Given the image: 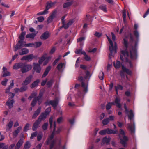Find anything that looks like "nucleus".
Instances as JSON below:
<instances>
[{
  "label": "nucleus",
  "instance_id": "6e6d98bb",
  "mask_svg": "<svg viewBox=\"0 0 149 149\" xmlns=\"http://www.w3.org/2000/svg\"><path fill=\"white\" fill-rule=\"evenodd\" d=\"M51 109L50 107H49L47 108L45 110V112L44 113H45L46 115H48L49 114L50 112L51 111Z\"/></svg>",
  "mask_w": 149,
  "mask_h": 149
},
{
  "label": "nucleus",
  "instance_id": "603ef678",
  "mask_svg": "<svg viewBox=\"0 0 149 149\" xmlns=\"http://www.w3.org/2000/svg\"><path fill=\"white\" fill-rule=\"evenodd\" d=\"M125 133L123 130L120 129V133L119 134V136L120 138H121V135H122V136L123 137L125 136Z\"/></svg>",
  "mask_w": 149,
  "mask_h": 149
},
{
  "label": "nucleus",
  "instance_id": "9d476101",
  "mask_svg": "<svg viewBox=\"0 0 149 149\" xmlns=\"http://www.w3.org/2000/svg\"><path fill=\"white\" fill-rule=\"evenodd\" d=\"M26 42L23 40H19L18 42V43L16 45L15 47L14 51H16L18 49H19L22 48V47H24L25 44Z\"/></svg>",
  "mask_w": 149,
  "mask_h": 149
},
{
  "label": "nucleus",
  "instance_id": "412c9836",
  "mask_svg": "<svg viewBox=\"0 0 149 149\" xmlns=\"http://www.w3.org/2000/svg\"><path fill=\"white\" fill-rule=\"evenodd\" d=\"M23 142V139H20L16 144L15 147V149H19L22 146Z\"/></svg>",
  "mask_w": 149,
  "mask_h": 149
},
{
  "label": "nucleus",
  "instance_id": "c756f323",
  "mask_svg": "<svg viewBox=\"0 0 149 149\" xmlns=\"http://www.w3.org/2000/svg\"><path fill=\"white\" fill-rule=\"evenodd\" d=\"M14 80H12V82L11 83L10 85L8 86V88H7L6 91V93H9V91L10 89L11 88H12L14 86Z\"/></svg>",
  "mask_w": 149,
  "mask_h": 149
},
{
  "label": "nucleus",
  "instance_id": "13d9d810",
  "mask_svg": "<svg viewBox=\"0 0 149 149\" xmlns=\"http://www.w3.org/2000/svg\"><path fill=\"white\" fill-rule=\"evenodd\" d=\"M83 52H85L84 51H82L81 49H77L75 51V53L77 54H82Z\"/></svg>",
  "mask_w": 149,
  "mask_h": 149
},
{
  "label": "nucleus",
  "instance_id": "f704fd0d",
  "mask_svg": "<svg viewBox=\"0 0 149 149\" xmlns=\"http://www.w3.org/2000/svg\"><path fill=\"white\" fill-rule=\"evenodd\" d=\"M39 82V80L37 79L33 82L31 85V88H33L38 85Z\"/></svg>",
  "mask_w": 149,
  "mask_h": 149
},
{
  "label": "nucleus",
  "instance_id": "f257e3e1",
  "mask_svg": "<svg viewBox=\"0 0 149 149\" xmlns=\"http://www.w3.org/2000/svg\"><path fill=\"white\" fill-rule=\"evenodd\" d=\"M56 121H54L53 125V130L51 134L49 136L47 139L45 143L47 145H50L49 149H52L56 143V141L55 140H53L55 134H58L60 133L61 131L62 127H60L57 129V130L56 131Z\"/></svg>",
  "mask_w": 149,
  "mask_h": 149
},
{
  "label": "nucleus",
  "instance_id": "4468645a",
  "mask_svg": "<svg viewBox=\"0 0 149 149\" xmlns=\"http://www.w3.org/2000/svg\"><path fill=\"white\" fill-rule=\"evenodd\" d=\"M15 102L13 99L10 100L9 99L8 101L6 102V104L8 107L9 109H10L13 107V104Z\"/></svg>",
  "mask_w": 149,
  "mask_h": 149
},
{
  "label": "nucleus",
  "instance_id": "6e6552de",
  "mask_svg": "<svg viewBox=\"0 0 149 149\" xmlns=\"http://www.w3.org/2000/svg\"><path fill=\"white\" fill-rule=\"evenodd\" d=\"M118 132L116 130L111 129L109 128H107L104 130H103L100 131L99 132V133L102 135H104L106 134H117L118 133Z\"/></svg>",
  "mask_w": 149,
  "mask_h": 149
},
{
  "label": "nucleus",
  "instance_id": "20e7f679",
  "mask_svg": "<svg viewBox=\"0 0 149 149\" xmlns=\"http://www.w3.org/2000/svg\"><path fill=\"white\" fill-rule=\"evenodd\" d=\"M128 119L130 120V123L127 124V128L132 134L135 132V125L134 122V114L133 111L131 110L128 115Z\"/></svg>",
  "mask_w": 149,
  "mask_h": 149
},
{
  "label": "nucleus",
  "instance_id": "a878e982",
  "mask_svg": "<svg viewBox=\"0 0 149 149\" xmlns=\"http://www.w3.org/2000/svg\"><path fill=\"white\" fill-rule=\"evenodd\" d=\"M51 69V66H50L47 67L45 71L44 72L42 77L43 78L45 77L48 74Z\"/></svg>",
  "mask_w": 149,
  "mask_h": 149
},
{
  "label": "nucleus",
  "instance_id": "37998d69",
  "mask_svg": "<svg viewBox=\"0 0 149 149\" xmlns=\"http://www.w3.org/2000/svg\"><path fill=\"white\" fill-rule=\"evenodd\" d=\"M54 80L53 79H51L50 81H48L47 82V84L48 88L51 87L54 83Z\"/></svg>",
  "mask_w": 149,
  "mask_h": 149
},
{
  "label": "nucleus",
  "instance_id": "4be33fe9",
  "mask_svg": "<svg viewBox=\"0 0 149 149\" xmlns=\"http://www.w3.org/2000/svg\"><path fill=\"white\" fill-rule=\"evenodd\" d=\"M32 77V75H30L26 77L24 81V84H22L28 85L31 82Z\"/></svg>",
  "mask_w": 149,
  "mask_h": 149
},
{
  "label": "nucleus",
  "instance_id": "6ab92c4d",
  "mask_svg": "<svg viewBox=\"0 0 149 149\" xmlns=\"http://www.w3.org/2000/svg\"><path fill=\"white\" fill-rule=\"evenodd\" d=\"M33 58V55L31 54L28 55L23 56L21 59L22 60H27L28 61H31Z\"/></svg>",
  "mask_w": 149,
  "mask_h": 149
},
{
  "label": "nucleus",
  "instance_id": "f3484780",
  "mask_svg": "<svg viewBox=\"0 0 149 149\" xmlns=\"http://www.w3.org/2000/svg\"><path fill=\"white\" fill-rule=\"evenodd\" d=\"M41 107H38V109L34 112L32 116V119L36 118L40 112Z\"/></svg>",
  "mask_w": 149,
  "mask_h": 149
},
{
  "label": "nucleus",
  "instance_id": "a18cd8bd",
  "mask_svg": "<svg viewBox=\"0 0 149 149\" xmlns=\"http://www.w3.org/2000/svg\"><path fill=\"white\" fill-rule=\"evenodd\" d=\"M82 54H83L84 56V59L85 60L87 61H89L91 60V58L90 57L88 56L85 52H83Z\"/></svg>",
  "mask_w": 149,
  "mask_h": 149
},
{
  "label": "nucleus",
  "instance_id": "c9c22d12",
  "mask_svg": "<svg viewBox=\"0 0 149 149\" xmlns=\"http://www.w3.org/2000/svg\"><path fill=\"white\" fill-rule=\"evenodd\" d=\"M121 65V63L119 61H117L116 63L114 62V65L116 69L119 68L120 67Z\"/></svg>",
  "mask_w": 149,
  "mask_h": 149
},
{
  "label": "nucleus",
  "instance_id": "a211bd4d",
  "mask_svg": "<svg viewBox=\"0 0 149 149\" xmlns=\"http://www.w3.org/2000/svg\"><path fill=\"white\" fill-rule=\"evenodd\" d=\"M121 99L119 97H116L115 100V105L118 108H120L122 106L121 104L120 103Z\"/></svg>",
  "mask_w": 149,
  "mask_h": 149
},
{
  "label": "nucleus",
  "instance_id": "5fc2aeb1",
  "mask_svg": "<svg viewBox=\"0 0 149 149\" xmlns=\"http://www.w3.org/2000/svg\"><path fill=\"white\" fill-rule=\"evenodd\" d=\"M30 126V124L28 123H27L24 128V131L26 132L29 130V127Z\"/></svg>",
  "mask_w": 149,
  "mask_h": 149
},
{
  "label": "nucleus",
  "instance_id": "2eb2a0df",
  "mask_svg": "<svg viewBox=\"0 0 149 149\" xmlns=\"http://www.w3.org/2000/svg\"><path fill=\"white\" fill-rule=\"evenodd\" d=\"M120 142L123 145L124 147L126 146V142L128 140V138L126 136H124L123 137V139L121 138H120Z\"/></svg>",
  "mask_w": 149,
  "mask_h": 149
},
{
  "label": "nucleus",
  "instance_id": "8fccbe9b",
  "mask_svg": "<svg viewBox=\"0 0 149 149\" xmlns=\"http://www.w3.org/2000/svg\"><path fill=\"white\" fill-rule=\"evenodd\" d=\"M48 125V123H44L42 126V128L44 131L46 130Z\"/></svg>",
  "mask_w": 149,
  "mask_h": 149
},
{
  "label": "nucleus",
  "instance_id": "69168bd1",
  "mask_svg": "<svg viewBox=\"0 0 149 149\" xmlns=\"http://www.w3.org/2000/svg\"><path fill=\"white\" fill-rule=\"evenodd\" d=\"M38 21L39 22H42L44 20V17L42 16H40L37 18Z\"/></svg>",
  "mask_w": 149,
  "mask_h": 149
},
{
  "label": "nucleus",
  "instance_id": "cd10ccee",
  "mask_svg": "<svg viewBox=\"0 0 149 149\" xmlns=\"http://www.w3.org/2000/svg\"><path fill=\"white\" fill-rule=\"evenodd\" d=\"M13 122L12 121H10L6 126V130L7 132L10 130L11 129L13 125Z\"/></svg>",
  "mask_w": 149,
  "mask_h": 149
},
{
  "label": "nucleus",
  "instance_id": "c85d7f7f",
  "mask_svg": "<svg viewBox=\"0 0 149 149\" xmlns=\"http://www.w3.org/2000/svg\"><path fill=\"white\" fill-rule=\"evenodd\" d=\"M22 127L21 126L19 127H18L17 129L15 130L13 134V135L14 136L16 137L19 133L20 132L21 130L22 129Z\"/></svg>",
  "mask_w": 149,
  "mask_h": 149
},
{
  "label": "nucleus",
  "instance_id": "7ed1b4c3",
  "mask_svg": "<svg viewBox=\"0 0 149 149\" xmlns=\"http://www.w3.org/2000/svg\"><path fill=\"white\" fill-rule=\"evenodd\" d=\"M13 69L17 70L20 69V71L23 74L26 73L31 70L32 66L25 63L20 62L15 63L13 65Z\"/></svg>",
  "mask_w": 149,
  "mask_h": 149
},
{
  "label": "nucleus",
  "instance_id": "2f4dec72",
  "mask_svg": "<svg viewBox=\"0 0 149 149\" xmlns=\"http://www.w3.org/2000/svg\"><path fill=\"white\" fill-rule=\"evenodd\" d=\"M47 54H45L42 57H41L38 61L39 64H41L43 61L45 59V57H46Z\"/></svg>",
  "mask_w": 149,
  "mask_h": 149
},
{
  "label": "nucleus",
  "instance_id": "473e14b6",
  "mask_svg": "<svg viewBox=\"0 0 149 149\" xmlns=\"http://www.w3.org/2000/svg\"><path fill=\"white\" fill-rule=\"evenodd\" d=\"M43 93L40 92L39 93L38 95L36 97H34V98L36 101L37 102V101L42 100V98L43 96Z\"/></svg>",
  "mask_w": 149,
  "mask_h": 149
},
{
  "label": "nucleus",
  "instance_id": "3c124183",
  "mask_svg": "<svg viewBox=\"0 0 149 149\" xmlns=\"http://www.w3.org/2000/svg\"><path fill=\"white\" fill-rule=\"evenodd\" d=\"M123 43L124 46L127 49L128 47V41L127 39H124Z\"/></svg>",
  "mask_w": 149,
  "mask_h": 149
},
{
  "label": "nucleus",
  "instance_id": "aec40b11",
  "mask_svg": "<svg viewBox=\"0 0 149 149\" xmlns=\"http://www.w3.org/2000/svg\"><path fill=\"white\" fill-rule=\"evenodd\" d=\"M50 36V33L48 31H46L42 34L40 36L42 39L45 40L47 39Z\"/></svg>",
  "mask_w": 149,
  "mask_h": 149
},
{
  "label": "nucleus",
  "instance_id": "bb28decb",
  "mask_svg": "<svg viewBox=\"0 0 149 149\" xmlns=\"http://www.w3.org/2000/svg\"><path fill=\"white\" fill-rule=\"evenodd\" d=\"M122 69L123 72H126L127 74L131 75L132 74V72L129 69L125 67L123 64H121Z\"/></svg>",
  "mask_w": 149,
  "mask_h": 149
},
{
  "label": "nucleus",
  "instance_id": "49530a36",
  "mask_svg": "<svg viewBox=\"0 0 149 149\" xmlns=\"http://www.w3.org/2000/svg\"><path fill=\"white\" fill-rule=\"evenodd\" d=\"M109 120L108 118L104 119L102 122V123L104 125H106L109 122Z\"/></svg>",
  "mask_w": 149,
  "mask_h": 149
},
{
  "label": "nucleus",
  "instance_id": "e433bc0d",
  "mask_svg": "<svg viewBox=\"0 0 149 149\" xmlns=\"http://www.w3.org/2000/svg\"><path fill=\"white\" fill-rule=\"evenodd\" d=\"M116 91L117 94H118V90H122L123 89V87L120 85H118L117 86H115Z\"/></svg>",
  "mask_w": 149,
  "mask_h": 149
},
{
  "label": "nucleus",
  "instance_id": "09e8293b",
  "mask_svg": "<svg viewBox=\"0 0 149 149\" xmlns=\"http://www.w3.org/2000/svg\"><path fill=\"white\" fill-rule=\"evenodd\" d=\"M51 57H50V56H48L47 57H46L45 59V61L43 63V65H46L49 62V60L51 59Z\"/></svg>",
  "mask_w": 149,
  "mask_h": 149
},
{
  "label": "nucleus",
  "instance_id": "bf43d9fd",
  "mask_svg": "<svg viewBox=\"0 0 149 149\" xmlns=\"http://www.w3.org/2000/svg\"><path fill=\"white\" fill-rule=\"evenodd\" d=\"M37 135V132H35L31 133L30 139H33L34 137H36Z\"/></svg>",
  "mask_w": 149,
  "mask_h": 149
},
{
  "label": "nucleus",
  "instance_id": "f03ea898",
  "mask_svg": "<svg viewBox=\"0 0 149 149\" xmlns=\"http://www.w3.org/2000/svg\"><path fill=\"white\" fill-rule=\"evenodd\" d=\"M134 34L136 38V40L135 42L134 46H132L130 50V58L133 60L136 59L137 58V49L136 48L139 38V33L137 30L134 31Z\"/></svg>",
  "mask_w": 149,
  "mask_h": 149
},
{
  "label": "nucleus",
  "instance_id": "de8ad7c7",
  "mask_svg": "<svg viewBox=\"0 0 149 149\" xmlns=\"http://www.w3.org/2000/svg\"><path fill=\"white\" fill-rule=\"evenodd\" d=\"M27 89V86H24L21 87L19 89L20 92H23L25 91Z\"/></svg>",
  "mask_w": 149,
  "mask_h": 149
},
{
  "label": "nucleus",
  "instance_id": "423d86ee",
  "mask_svg": "<svg viewBox=\"0 0 149 149\" xmlns=\"http://www.w3.org/2000/svg\"><path fill=\"white\" fill-rule=\"evenodd\" d=\"M121 54L120 55V59L122 61H123L125 58V61L127 63V65L130 68H132L133 65L131 61H130L127 58L129 56L128 52L126 49L125 50H122L121 51Z\"/></svg>",
  "mask_w": 149,
  "mask_h": 149
},
{
  "label": "nucleus",
  "instance_id": "1a4fd4ad",
  "mask_svg": "<svg viewBox=\"0 0 149 149\" xmlns=\"http://www.w3.org/2000/svg\"><path fill=\"white\" fill-rule=\"evenodd\" d=\"M78 80L81 83V86L84 88L83 92L85 94L88 91V84H85L84 83V78L81 75H79L78 78Z\"/></svg>",
  "mask_w": 149,
  "mask_h": 149
},
{
  "label": "nucleus",
  "instance_id": "680f3d73",
  "mask_svg": "<svg viewBox=\"0 0 149 149\" xmlns=\"http://www.w3.org/2000/svg\"><path fill=\"white\" fill-rule=\"evenodd\" d=\"M8 81V79L6 78H5L4 80L2 81L1 84L3 86H6L7 85Z\"/></svg>",
  "mask_w": 149,
  "mask_h": 149
},
{
  "label": "nucleus",
  "instance_id": "0e129e2a",
  "mask_svg": "<svg viewBox=\"0 0 149 149\" xmlns=\"http://www.w3.org/2000/svg\"><path fill=\"white\" fill-rule=\"evenodd\" d=\"M35 45L36 44L35 47H38L40 46L42 44V43L41 42H37L35 43Z\"/></svg>",
  "mask_w": 149,
  "mask_h": 149
},
{
  "label": "nucleus",
  "instance_id": "c03bdc74",
  "mask_svg": "<svg viewBox=\"0 0 149 149\" xmlns=\"http://www.w3.org/2000/svg\"><path fill=\"white\" fill-rule=\"evenodd\" d=\"M54 116H51L50 118H49V124H50V128L52 129V128L53 127V120L54 118Z\"/></svg>",
  "mask_w": 149,
  "mask_h": 149
},
{
  "label": "nucleus",
  "instance_id": "39448f33",
  "mask_svg": "<svg viewBox=\"0 0 149 149\" xmlns=\"http://www.w3.org/2000/svg\"><path fill=\"white\" fill-rule=\"evenodd\" d=\"M121 54L120 55V59L122 61H123L125 58V61L127 63V65L130 68H132L133 65L131 61H130L127 58L129 56L128 52L126 49L125 50H122L121 51Z\"/></svg>",
  "mask_w": 149,
  "mask_h": 149
},
{
  "label": "nucleus",
  "instance_id": "338daca9",
  "mask_svg": "<svg viewBox=\"0 0 149 149\" xmlns=\"http://www.w3.org/2000/svg\"><path fill=\"white\" fill-rule=\"evenodd\" d=\"M63 63H61L59 64L57 66V68L59 70L61 69L63 67Z\"/></svg>",
  "mask_w": 149,
  "mask_h": 149
},
{
  "label": "nucleus",
  "instance_id": "4c0bfd02",
  "mask_svg": "<svg viewBox=\"0 0 149 149\" xmlns=\"http://www.w3.org/2000/svg\"><path fill=\"white\" fill-rule=\"evenodd\" d=\"M30 147L31 144L30 142L28 141L25 143L23 149H29Z\"/></svg>",
  "mask_w": 149,
  "mask_h": 149
},
{
  "label": "nucleus",
  "instance_id": "864d4df0",
  "mask_svg": "<svg viewBox=\"0 0 149 149\" xmlns=\"http://www.w3.org/2000/svg\"><path fill=\"white\" fill-rule=\"evenodd\" d=\"M104 73L103 72H101L99 75V78L100 79L102 80L104 79Z\"/></svg>",
  "mask_w": 149,
  "mask_h": 149
},
{
  "label": "nucleus",
  "instance_id": "774afa93",
  "mask_svg": "<svg viewBox=\"0 0 149 149\" xmlns=\"http://www.w3.org/2000/svg\"><path fill=\"white\" fill-rule=\"evenodd\" d=\"M111 103L109 102L106 105V109L107 110H109L111 107Z\"/></svg>",
  "mask_w": 149,
  "mask_h": 149
},
{
  "label": "nucleus",
  "instance_id": "58836bf2",
  "mask_svg": "<svg viewBox=\"0 0 149 149\" xmlns=\"http://www.w3.org/2000/svg\"><path fill=\"white\" fill-rule=\"evenodd\" d=\"M73 3V2L72 1H71L64 3L63 4V8H66L70 6Z\"/></svg>",
  "mask_w": 149,
  "mask_h": 149
},
{
  "label": "nucleus",
  "instance_id": "b1692460",
  "mask_svg": "<svg viewBox=\"0 0 149 149\" xmlns=\"http://www.w3.org/2000/svg\"><path fill=\"white\" fill-rule=\"evenodd\" d=\"M38 32L37 31L36 33H32L27 34L26 36V37L27 38H30L33 40Z\"/></svg>",
  "mask_w": 149,
  "mask_h": 149
},
{
  "label": "nucleus",
  "instance_id": "4d7b16f0",
  "mask_svg": "<svg viewBox=\"0 0 149 149\" xmlns=\"http://www.w3.org/2000/svg\"><path fill=\"white\" fill-rule=\"evenodd\" d=\"M3 77H5L7 76H9L10 75V73L7 71L3 72Z\"/></svg>",
  "mask_w": 149,
  "mask_h": 149
},
{
  "label": "nucleus",
  "instance_id": "7c9ffc66",
  "mask_svg": "<svg viewBox=\"0 0 149 149\" xmlns=\"http://www.w3.org/2000/svg\"><path fill=\"white\" fill-rule=\"evenodd\" d=\"M22 52H20L19 54L20 55H22L28 54L29 52V51L27 49L23 48L22 50Z\"/></svg>",
  "mask_w": 149,
  "mask_h": 149
},
{
  "label": "nucleus",
  "instance_id": "ea45409f",
  "mask_svg": "<svg viewBox=\"0 0 149 149\" xmlns=\"http://www.w3.org/2000/svg\"><path fill=\"white\" fill-rule=\"evenodd\" d=\"M26 31H22L20 35L19 36V38L20 40H24V36L26 35Z\"/></svg>",
  "mask_w": 149,
  "mask_h": 149
},
{
  "label": "nucleus",
  "instance_id": "393cba45",
  "mask_svg": "<svg viewBox=\"0 0 149 149\" xmlns=\"http://www.w3.org/2000/svg\"><path fill=\"white\" fill-rule=\"evenodd\" d=\"M74 20L73 19L70 20L69 22L67 24H65L63 27H64L65 29H66L68 28L69 26L71 25L74 22Z\"/></svg>",
  "mask_w": 149,
  "mask_h": 149
},
{
  "label": "nucleus",
  "instance_id": "79ce46f5",
  "mask_svg": "<svg viewBox=\"0 0 149 149\" xmlns=\"http://www.w3.org/2000/svg\"><path fill=\"white\" fill-rule=\"evenodd\" d=\"M125 10H124L122 12L123 18V21L124 23L126 22V14Z\"/></svg>",
  "mask_w": 149,
  "mask_h": 149
},
{
  "label": "nucleus",
  "instance_id": "dca6fc26",
  "mask_svg": "<svg viewBox=\"0 0 149 149\" xmlns=\"http://www.w3.org/2000/svg\"><path fill=\"white\" fill-rule=\"evenodd\" d=\"M57 13V11L54 10L52 14L49 16L47 19V22L48 23L51 22L53 20L54 17L55 16V14Z\"/></svg>",
  "mask_w": 149,
  "mask_h": 149
},
{
  "label": "nucleus",
  "instance_id": "0eeeda50",
  "mask_svg": "<svg viewBox=\"0 0 149 149\" xmlns=\"http://www.w3.org/2000/svg\"><path fill=\"white\" fill-rule=\"evenodd\" d=\"M106 36L110 45L109 47V50L110 51V53L109 54V55L110 56H112V55L113 51H114L115 53L116 52V44L115 42V45L113 46V42L111 40L107 35H106Z\"/></svg>",
  "mask_w": 149,
  "mask_h": 149
},
{
  "label": "nucleus",
  "instance_id": "052dcab7",
  "mask_svg": "<svg viewBox=\"0 0 149 149\" xmlns=\"http://www.w3.org/2000/svg\"><path fill=\"white\" fill-rule=\"evenodd\" d=\"M34 46H35V44L33 43H30L28 44H25L24 47H33Z\"/></svg>",
  "mask_w": 149,
  "mask_h": 149
},
{
  "label": "nucleus",
  "instance_id": "f8f14e48",
  "mask_svg": "<svg viewBox=\"0 0 149 149\" xmlns=\"http://www.w3.org/2000/svg\"><path fill=\"white\" fill-rule=\"evenodd\" d=\"M59 102V100L57 98H55L54 100L50 101V103L54 109H56V108L57 105Z\"/></svg>",
  "mask_w": 149,
  "mask_h": 149
},
{
  "label": "nucleus",
  "instance_id": "a19ab883",
  "mask_svg": "<svg viewBox=\"0 0 149 149\" xmlns=\"http://www.w3.org/2000/svg\"><path fill=\"white\" fill-rule=\"evenodd\" d=\"M99 8L104 12H107L106 6L105 5H101L99 6Z\"/></svg>",
  "mask_w": 149,
  "mask_h": 149
},
{
  "label": "nucleus",
  "instance_id": "5701e85b",
  "mask_svg": "<svg viewBox=\"0 0 149 149\" xmlns=\"http://www.w3.org/2000/svg\"><path fill=\"white\" fill-rule=\"evenodd\" d=\"M47 116L45 113H42L39 116L37 120L41 122L42 121L46 119Z\"/></svg>",
  "mask_w": 149,
  "mask_h": 149
},
{
  "label": "nucleus",
  "instance_id": "ddd939ff",
  "mask_svg": "<svg viewBox=\"0 0 149 149\" xmlns=\"http://www.w3.org/2000/svg\"><path fill=\"white\" fill-rule=\"evenodd\" d=\"M40 123L41 122L38 120L35 121L32 126V129L33 131L36 130L38 128L40 127L39 125Z\"/></svg>",
  "mask_w": 149,
  "mask_h": 149
},
{
  "label": "nucleus",
  "instance_id": "72a5a7b5",
  "mask_svg": "<svg viewBox=\"0 0 149 149\" xmlns=\"http://www.w3.org/2000/svg\"><path fill=\"white\" fill-rule=\"evenodd\" d=\"M110 138H107L106 137L103 138L102 140V142L103 144L106 143L107 144H109L110 141Z\"/></svg>",
  "mask_w": 149,
  "mask_h": 149
},
{
  "label": "nucleus",
  "instance_id": "e2e57ef3",
  "mask_svg": "<svg viewBox=\"0 0 149 149\" xmlns=\"http://www.w3.org/2000/svg\"><path fill=\"white\" fill-rule=\"evenodd\" d=\"M42 134H39L37 136V140L38 141H40L42 137Z\"/></svg>",
  "mask_w": 149,
  "mask_h": 149
},
{
  "label": "nucleus",
  "instance_id": "9b49d317",
  "mask_svg": "<svg viewBox=\"0 0 149 149\" xmlns=\"http://www.w3.org/2000/svg\"><path fill=\"white\" fill-rule=\"evenodd\" d=\"M33 70L36 72V73H39L40 72L41 68L40 64L36 63H33Z\"/></svg>",
  "mask_w": 149,
  "mask_h": 149
}]
</instances>
